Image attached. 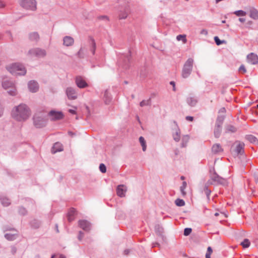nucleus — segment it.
<instances>
[{
	"label": "nucleus",
	"instance_id": "f257e3e1",
	"mask_svg": "<svg viewBox=\"0 0 258 258\" xmlns=\"http://www.w3.org/2000/svg\"><path fill=\"white\" fill-rule=\"evenodd\" d=\"M29 114V109L25 104H20L13 111L14 117L18 120H23L27 119Z\"/></svg>",
	"mask_w": 258,
	"mask_h": 258
},
{
	"label": "nucleus",
	"instance_id": "f03ea898",
	"mask_svg": "<svg viewBox=\"0 0 258 258\" xmlns=\"http://www.w3.org/2000/svg\"><path fill=\"white\" fill-rule=\"evenodd\" d=\"M8 70L14 75H24L26 73L25 68L21 64L13 63L7 67Z\"/></svg>",
	"mask_w": 258,
	"mask_h": 258
},
{
	"label": "nucleus",
	"instance_id": "7ed1b4c3",
	"mask_svg": "<svg viewBox=\"0 0 258 258\" xmlns=\"http://www.w3.org/2000/svg\"><path fill=\"white\" fill-rule=\"evenodd\" d=\"M194 60L189 58L185 62L182 72V76L184 78H187L190 74L193 66Z\"/></svg>",
	"mask_w": 258,
	"mask_h": 258
},
{
	"label": "nucleus",
	"instance_id": "20e7f679",
	"mask_svg": "<svg viewBox=\"0 0 258 258\" xmlns=\"http://www.w3.org/2000/svg\"><path fill=\"white\" fill-rule=\"evenodd\" d=\"M210 177L211 179L213 181H209L210 184H213L214 182H217V183L221 184L223 185H226L227 183V180L220 177L215 171L214 169L210 170Z\"/></svg>",
	"mask_w": 258,
	"mask_h": 258
},
{
	"label": "nucleus",
	"instance_id": "39448f33",
	"mask_svg": "<svg viewBox=\"0 0 258 258\" xmlns=\"http://www.w3.org/2000/svg\"><path fill=\"white\" fill-rule=\"evenodd\" d=\"M20 5L27 9L35 10L36 9V3L35 0H20Z\"/></svg>",
	"mask_w": 258,
	"mask_h": 258
},
{
	"label": "nucleus",
	"instance_id": "423d86ee",
	"mask_svg": "<svg viewBox=\"0 0 258 258\" xmlns=\"http://www.w3.org/2000/svg\"><path fill=\"white\" fill-rule=\"evenodd\" d=\"M3 87L4 89L8 90V92L11 95H16V90L13 83L9 81H5L3 82Z\"/></svg>",
	"mask_w": 258,
	"mask_h": 258
},
{
	"label": "nucleus",
	"instance_id": "0eeeda50",
	"mask_svg": "<svg viewBox=\"0 0 258 258\" xmlns=\"http://www.w3.org/2000/svg\"><path fill=\"white\" fill-rule=\"evenodd\" d=\"M48 117L51 120H57L62 119L64 115L61 111H56L54 110H51L48 114Z\"/></svg>",
	"mask_w": 258,
	"mask_h": 258
},
{
	"label": "nucleus",
	"instance_id": "6e6552de",
	"mask_svg": "<svg viewBox=\"0 0 258 258\" xmlns=\"http://www.w3.org/2000/svg\"><path fill=\"white\" fill-rule=\"evenodd\" d=\"M75 82L76 85L79 88H84L88 86V85L85 79L81 76H77L76 78Z\"/></svg>",
	"mask_w": 258,
	"mask_h": 258
},
{
	"label": "nucleus",
	"instance_id": "1a4fd4ad",
	"mask_svg": "<svg viewBox=\"0 0 258 258\" xmlns=\"http://www.w3.org/2000/svg\"><path fill=\"white\" fill-rule=\"evenodd\" d=\"M34 124L36 127H41L45 125V121L44 119L38 115L34 117Z\"/></svg>",
	"mask_w": 258,
	"mask_h": 258
},
{
	"label": "nucleus",
	"instance_id": "9d476101",
	"mask_svg": "<svg viewBox=\"0 0 258 258\" xmlns=\"http://www.w3.org/2000/svg\"><path fill=\"white\" fill-rule=\"evenodd\" d=\"M246 60L250 64H256L258 63V56L253 53H250L247 55Z\"/></svg>",
	"mask_w": 258,
	"mask_h": 258
},
{
	"label": "nucleus",
	"instance_id": "9b49d317",
	"mask_svg": "<svg viewBox=\"0 0 258 258\" xmlns=\"http://www.w3.org/2000/svg\"><path fill=\"white\" fill-rule=\"evenodd\" d=\"M29 53L38 57H43L46 55L44 50L39 48H34L29 51Z\"/></svg>",
	"mask_w": 258,
	"mask_h": 258
},
{
	"label": "nucleus",
	"instance_id": "f8f14e48",
	"mask_svg": "<svg viewBox=\"0 0 258 258\" xmlns=\"http://www.w3.org/2000/svg\"><path fill=\"white\" fill-rule=\"evenodd\" d=\"M126 190L127 188L125 185L123 184L119 185L116 189L117 195L120 197H124L125 196Z\"/></svg>",
	"mask_w": 258,
	"mask_h": 258
},
{
	"label": "nucleus",
	"instance_id": "ddd939ff",
	"mask_svg": "<svg viewBox=\"0 0 258 258\" xmlns=\"http://www.w3.org/2000/svg\"><path fill=\"white\" fill-rule=\"evenodd\" d=\"M66 93L70 99L74 100L77 98V93L75 90L71 87L67 89Z\"/></svg>",
	"mask_w": 258,
	"mask_h": 258
},
{
	"label": "nucleus",
	"instance_id": "4468645a",
	"mask_svg": "<svg viewBox=\"0 0 258 258\" xmlns=\"http://www.w3.org/2000/svg\"><path fill=\"white\" fill-rule=\"evenodd\" d=\"M79 226L84 230L88 231L90 229V224L86 220H80L79 221Z\"/></svg>",
	"mask_w": 258,
	"mask_h": 258
},
{
	"label": "nucleus",
	"instance_id": "2eb2a0df",
	"mask_svg": "<svg viewBox=\"0 0 258 258\" xmlns=\"http://www.w3.org/2000/svg\"><path fill=\"white\" fill-rule=\"evenodd\" d=\"M28 88L30 91L35 92L38 90V85L37 82L31 81L28 83Z\"/></svg>",
	"mask_w": 258,
	"mask_h": 258
},
{
	"label": "nucleus",
	"instance_id": "dca6fc26",
	"mask_svg": "<svg viewBox=\"0 0 258 258\" xmlns=\"http://www.w3.org/2000/svg\"><path fill=\"white\" fill-rule=\"evenodd\" d=\"M76 215V210L73 208H70L68 213V221L71 222L75 219V216Z\"/></svg>",
	"mask_w": 258,
	"mask_h": 258
},
{
	"label": "nucleus",
	"instance_id": "f3484780",
	"mask_svg": "<svg viewBox=\"0 0 258 258\" xmlns=\"http://www.w3.org/2000/svg\"><path fill=\"white\" fill-rule=\"evenodd\" d=\"M63 147L61 144L59 143H56L54 144L51 149V152L53 154L56 153L57 152H60L62 151Z\"/></svg>",
	"mask_w": 258,
	"mask_h": 258
},
{
	"label": "nucleus",
	"instance_id": "a211bd4d",
	"mask_svg": "<svg viewBox=\"0 0 258 258\" xmlns=\"http://www.w3.org/2000/svg\"><path fill=\"white\" fill-rule=\"evenodd\" d=\"M74 39L70 36H66L63 38V44L67 46H71L74 44Z\"/></svg>",
	"mask_w": 258,
	"mask_h": 258
},
{
	"label": "nucleus",
	"instance_id": "6ab92c4d",
	"mask_svg": "<svg viewBox=\"0 0 258 258\" xmlns=\"http://www.w3.org/2000/svg\"><path fill=\"white\" fill-rule=\"evenodd\" d=\"M212 151L214 153H218L223 151V149L219 144L214 145L212 148Z\"/></svg>",
	"mask_w": 258,
	"mask_h": 258
},
{
	"label": "nucleus",
	"instance_id": "aec40b11",
	"mask_svg": "<svg viewBox=\"0 0 258 258\" xmlns=\"http://www.w3.org/2000/svg\"><path fill=\"white\" fill-rule=\"evenodd\" d=\"M236 144V147L235 151L237 154H241L243 152L244 145L243 143L240 142H237Z\"/></svg>",
	"mask_w": 258,
	"mask_h": 258
},
{
	"label": "nucleus",
	"instance_id": "412c9836",
	"mask_svg": "<svg viewBox=\"0 0 258 258\" xmlns=\"http://www.w3.org/2000/svg\"><path fill=\"white\" fill-rule=\"evenodd\" d=\"M250 17L254 19H258V11L253 9L250 11Z\"/></svg>",
	"mask_w": 258,
	"mask_h": 258
},
{
	"label": "nucleus",
	"instance_id": "4be33fe9",
	"mask_svg": "<svg viewBox=\"0 0 258 258\" xmlns=\"http://www.w3.org/2000/svg\"><path fill=\"white\" fill-rule=\"evenodd\" d=\"M180 131L178 129H176L174 131V133L173 134V137L174 140L176 142H178L180 140Z\"/></svg>",
	"mask_w": 258,
	"mask_h": 258
},
{
	"label": "nucleus",
	"instance_id": "5701e85b",
	"mask_svg": "<svg viewBox=\"0 0 258 258\" xmlns=\"http://www.w3.org/2000/svg\"><path fill=\"white\" fill-rule=\"evenodd\" d=\"M90 44L91 47V51L92 52V54H94L95 53V49H96V43L94 39H91L90 40Z\"/></svg>",
	"mask_w": 258,
	"mask_h": 258
},
{
	"label": "nucleus",
	"instance_id": "b1692460",
	"mask_svg": "<svg viewBox=\"0 0 258 258\" xmlns=\"http://www.w3.org/2000/svg\"><path fill=\"white\" fill-rule=\"evenodd\" d=\"M1 200L2 204L4 206H8L10 204V202L9 200L5 197H2L1 199Z\"/></svg>",
	"mask_w": 258,
	"mask_h": 258
},
{
	"label": "nucleus",
	"instance_id": "393cba45",
	"mask_svg": "<svg viewBox=\"0 0 258 258\" xmlns=\"http://www.w3.org/2000/svg\"><path fill=\"white\" fill-rule=\"evenodd\" d=\"M250 244V242L248 239H244L243 241L241 242V245L244 248L248 247Z\"/></svg>",
	"mask_w": 258,
	"mask_h": 258
},
{
	"label": "nucleus",
	"instance_id": "a878e982",
	"mask_svg": "<svg viewBox=\"0 0 258 258\" xmlns=\"http://www.w3.org/2000/svg\"><path fill=\"white\" fill-rule=\"evenodd\" d=\"M139 141L142 146L143 151H145L146 150V144L144 138L143 137H140L139 138Z\"/></svg>",
	"mask_w": 258,
	"mask_h": 258
},
{
	"label": "nucleus",
	"instance_id": "bb28decb",
	"mask_svg": "<svg viewBox=\"0 0 258 258\" xmlns=\"http://www.w3.org/2000/svg\"><path fill=\"white\" fill-rule=\"evenodd\" d=\"M176 39L178 41L182 40L183 43H185L187 42V39L186 38V35H179L176 37Z\"/></svg>",
	"mask_w": 258,
	"mask_h": 258
},
{
	"label": "nucleus",
	"instance_id": "cd10ccee",
	"mask_svg": "<svg viewBox=\"0 0 258 258\" xmlns=\"http://www.w3.org/2000/svg\"><path fill=\"white\" fill-rule=\"evenodd\" d=\"M186 183L185 181H183L182 183V185L180 186V191L181 192V194L182 196L184 197L186 195V192L185 191L184 189L186 188Z\"/></svg>",
	"mask_w": 258,
	"mask_h": 258
},
{
	"label": "nucleus",
	"instance_id": "c85d7f7f",
	"mask_svg": "<svg viewBox=\"0 0 258 258\" xmlns=\"http://www.w3.org/2000/svg\"><path fill=\"white\" fill-rule=\"evenodd\" d=\"M189 137L188 136H185L182 137V147H184L186 145V143L189 140Z\"/></svg>",
	"mask_w": 258,
	"mask_h": 258
},
{
	"label": "nucleus",
	"instance_id": "c756f323",
	"mask_svg": "<svg viewBox=\"0 0 258 258\" xmlns=\"http://www.w3.org/2000/svg\"><path fill=\"white\" fill-rule=\"evenodd\" d=\"M175 203L176 206L181 207L185 205V202L183 200L177 199L175 200Z\"/></svg>",
	"mask_w": 258,
	"mask_h": 258
},
{
	"label": "nucleus",
	"instance_id": "7c9ffc66",
	"mask_svg": "<svg viewBox=\"0 0 258 258\" xmlns=\"http://www.w3.org/2000/svg\"><path fill=\"white\" fill-rule=\"evenodd\" d=\"M246 139L250 142L254 143L256 142V138L252 135H248L246 137Z\"/></svg>",
	"mask_w": 258,
	"mask_h": 258
},
{
	"label": "nucleus",
	"instance_id": "2f4dec72",
	"mask_svg": "<svg viewBox=\"0 0 258 258\" xmlns=\"http://www.w3.org/2000/svg\"><path fill=\"white\" fill-rule=\"evenodd\" d=\"M30 38L33 40H37L39 39V35L38 33L34 32L30 34Z\"/></svg>",
	"mask_w": 258,
	"mask_h": 258
},
{
	"label": "nucleus",
	"instance_id": "473e14b6",
	"mask_svg": "<svg viewBox=\"0 0 258 258\" xmlns=\"http://www.w3.org/2000/svg\"><path fill=\"white\" fill-rule=\"evenodd\" d=\"M234 14L237 16H245L246 14L245 12L242 10L235 11L234 12Z\"/></svg>",
	"mask_w": 258,
	"mask_h": 258
},
{
	"label": "nucleus",
	"instance_id": "72a5a7b5",
	"mask_svg": "<svg viewBox=\"0 0 258 258\" xmlns=\"http://www.w3.org/2000/svg\"><path fill=\"white\" fill-rule=\"evenodd\" d=\"M214 40H215L216 44L218 45H219L222 43H225V40H222V41L220 40L218 36H215L214 37Z\"/></svg>",
	"mask_w": 258,
	"mask_h": 258
},
{
	"label": "nucleus",
	"instance_id": "f704fd0d",
	"mask_svg": "<svg viewBox=\"0 0 258 258\" xmlns=\"http://www.w3.org/2000/svg\"><path fill=\"white\" fill-rule=\"evenodd\" d=\"M5 237L8 240H12L15 239L16 236L15 234H10L9 233H7L5 235Z\"/></svg>",
	"mask_w": 258,
	"mask_h": 258
},
{
	"label": "nucleus",
	"instance_id": "c9c22d12",
	"mask_svg": "<svg viewBox=\"0 0 258 258\" xmlns=\"http://www.w3.org/2000/svg\"><path fill=\"white\" fill-rule=\"evenodd\" d=\"M188 103L190 105L194 106L197 103V100L194 98H190L188 99Z\"/></svg>",
	"mask_w": 258,
	"mask_h": 258
},
{
	"label": "nucleus",
	"instance_id": "e433bc0d",
	"mask_svg": "<svg viewBox=\"0 0 258 258\" xmlns=\"http://www.w3.org/2000/svg\"><path fill=\"white\" fill-rule=\"evenodd\" d=\"M99 169H100V171L102 173H105L106 171V166H105V165L104 164H102V163L100 164Z\"/></svg>",
	"mask_w": 258,
	"mask_h": 258
},
{
	"label": "nucleus",
	"instance_id": "4c0bfd02",
	"mask_svg": "<svg viewBox=\"0 0 258 258\" xmlns=\"http://www.w3.org/2000/svg\"><path fill=\"white\" fill-rule=\"evenodd\" d=\"M239 72L243 74H244L246 72V68L243 64L240 66V67L239 68Z\"/></svg>",
	"mask_w": 258,
	"mask_h": 258
},
{
	"label": "nucleus",
	"instance_id": "58836bf2",
	"mask_svg": "<svg viewBox=\"0 0 258 258\" xmlns=\"http://www.w3.org/2000/svg\"><path fill=\"white\" fill-rule=\"evenodd\" d=\"M191 229L189 228H186L184 230V235L185 236H187L190 234L191 232Z\"/></svg>",
	"mask_w": 258,
	"mask_h": 258
},
{
	"label": "nucleus",
	"instance_id": "ea45409f",
	"mask_svg": "<svg viewBox=\"0 0 258 258\" xmlns=\"http://www.w3.org/2000/svg\"><path fill=\"white\" fill-rule=\"evenodd\" d=\"M226 130L227 132H235L236 131V128L233 126H228Z\"/></svg>",
	"mask_w": 258,
	"mask_h": 258
},
{
	"label": "nucleus",
	"instance_id": "a19ab883",
	"mask_svg": "<svg viewBox=\"0 0 258 258\" xmlns=\"http://www.w3.org/2000/svg\"><path fill=\"white\" fill-rule=\"evenodd\" d=\"M220 131L221 127L220 126H218L216 130L215 131V135L216 137H218L219 136Z\"/></svg>",
	"mask_w": 258,
	"mask_h": 258
},
{
	"label": "nucleus",
	"instance_id": "79ce46f5",
	"mask_svg": "<svg viewBox=\"0 0 258 258\" xmlns=\"http://www.w3.org/2000/svg\"><path fill=\"white\" fill-rule=\"evenodd\" d=\"M149 104L148 100H143L140 103V106L141 107L148 105Z\"/></svg>",
	"mask_w": 258,
	"mask_h": 258
},
{
	"label": "nucleus",
	"instance_id": "37998d69",
	"mask_svg": "<svg viewBox=\"0 0 258 258\" xmlns=\"http://www.w3.org/2000/svg\"><path fill=\"white\" fill-rule=\"evenodd\" d=\"M204 190H205V192L207 196L208 197H209L211 194V190L210 189H209L207 187H205Z\"/></svg>",
	"mask_w": 258,
	"mask_h": 258
},
{
	"label": "nucleus",
	"instance_id": "c03bdc74",
	"mask_svg": "<svg viewBox=\"0 0 258 258\" xmlns=\"http://www.w3.org/2000/svg\"><path fill=\"white\" fill-rule=\"evenodd\" d=\"M84 237V233L82 232H79V236H78V239L79 240H82L83 238Z\"/></svg>",
	"mask_w": 258,
	"mask_h": 258
},
{
	"label": "nucleus",
	"instance_id": "a18cd8bd",
	"mask_svg": "<svg viewBox=\"0 0 258 258\" xmlns=\"http://www.w3.org/2000/svg\"><path fill=\"white\" fill-rule=\"evenodd\" d=\"M185 118H186V120L189 121H192L194 120L193 117L190 116H187L185 117Z\"/></svg>",
	"mask_w": 258,
	"mask_h": 258
},
{
	"label": "nucleus",
	"instance_id": "49530a36",
	"mask_svg": "<svg viewBox=\"0 0 258 258\" xmlns=\"http://www.w3.org/2000/svg\"><path fill=\"white\" fill-rule=\"evenodd\" d=\"M212 252H213V251H212V248H211V247H210V246H209V247H208V249H207V253H209V254H212Z\"/></svg>",
	"mask_w": 258,
	"mask_h": 258
},
{
	"label": "nucleus",
	"instance_id": "de8ad7c7",
	"mask_svg": "<svg viewBox=\"0 0 258 258\" xmlns=\"http://www.w3.org/2000/svg\"><path fill=\"white\" fill-rule=\"evenodd\" d=\"M201 34H205V35H207L208 34V31L207 30H205V29H203L201 31Z\"/></svg>",
	"mask_w": 258,
	"mask_h": 258
},
{
	"label": "nucleus",
	"instance_id": "09e8293b",
	"mask_svg": "<svg viewBox=\"0 0 258 258\" xmlns=\"http://www.w3.org/2000/svg\"><path fill=\"white\" fill-rule=\"evenodd\" d=\"M69 111L71 113H72V114H76V111L73 109H70Z\"/></svg>",
	"mask_w": 258,
	"mask_h": 258
},
{
	"label": "nucleus",
	"instance_id": "8fccbe9b",
	"mask_svg": "<svg viewBox=\"0 0 258 258\" xmlns=\"http://www.w3.org/2000/svg\"><path fill=\"white\" fill-rule=\"evenodd\" d=\"M239 21L242 23L244 22L245 21V19L244 18H239Z\"/></svg>",
	"mask_w": 258,
	"mask_h": 258
},
{
	"label": "nucleus",
	"instance_id": "3c124183",
	"mask_svg": "<svg viewBox=\"0 0 258 258\" xmlns=\"http://www.w3.org/2000/svg\"><path fill=\"white\" fill-rule=\"evenodd\" d=\"M129 252H130V251H129V250H128V249H126V250H125L124 251V254H125V255L128 254Z\"/></svg>",
	"mask_w": 258,
	"mask_h": 258
},
{
	"label": "nucleus",
	"instance_id": "603ef678",
	"mask_svg": "<svg viewBox=\"0 0 258 258\" xmlns=\"http://www.w3.org/2000/svg\"><path fill=\"white\" fill-rule=\"evenodd\" d=\"M110 101V99L109 98L106 99V100H105V102L106 104H108Z\"/></svg>",
	"mask_w": 258,
	"mask_h": 258
},
{
	"label": "nucleus",
	"instance_id": "864d4df0",
	"mask_svg": "<svg viewBox=\"0 0 258 258\" xmlns=\"http://www.w3.org/2000/svg\"><path fill=\"white\" fill-rule=\"evenodd\" d=\"M210 255V254L207 253L206 254V258H211Z\"/></svg>",
	"mask_w": 258,
	"mask_h": 258
},
{
	"label": "nucleus",
	"instance_id": "5fc2aeb1",
	"mask_svg": "<svg viewBox=\"0 0 258 258\" xmlns=\"http://www.w3.org/2000/svg\"><path fill=\"white\" fill-rule=\"evenodd\" d=\"M4 6V5L3 3V2H0V8L3 7Z\"/></svg>",
	"mask_w": 258,
	"mask_h": 258
},
{
	"label": "nucleus",
	"instance_id": "6e6d98bb",
	"mask_svg": "<svg viewBox=\"0 0 258 258\" xmlns=\"http://www.w3.org/2000/svg\"><path fill=\"white\" fill-rule=\"evenodd\" d=\"M83 51V49L81 48L80 49V51H79V54H80Z\"/></svg>",
	"mask_w": 258,
	"mask_h": 258
},
{
	"label": "nucleus",
	"instance_id": "4d7b16f0",
	"mask_svg": "<svg viewBox=\"0 0 258 258\" xmlns=\"http://www.w3.org/2000/svg\"><path fill=\"white\" fill-rule=\"evenodd\" d=\"M59 258H66L65 256L63 255H60L59 256Z\"/></svg>",
	"mask_w": 258,
	"mask_h": 258
},
{
	"label": "nucleus",
	"instance_id": "13d9d810",
	"mask_svg": "<svg viewBox=\"0 0 258 258\" xmlns=\"http://www.w3.org/2000/svg\"><path fill=\"white\" fill-rule=\"evenodd\" d=\"M219 213H216L215 214V216H219Z\"/></svg>",
	"mask_w": 258,
	"mask_h": 258
},
{
	"label": "nucleus",
	"instance_id": "bf43d9fd",
	"mask_svg": "<svg viewBox=\"0 0 258 258\" xmlns=\"http://www.w3.org/2000/svg\"><path fill=\"white\" fill-rule=\"evenodd\" d=\"M184 179V176H181V179L183 180Z\"/></svg>",
	"mask_w": 258,
	"mask_h": 258
},
{
	"label": "nucleus",
	"instance_id": "052dcab7",
	"mask_svg": "<svg viewBox=\"0 0 258 258\" xmlns=\"http://www.w3.org/2000/svg\"><path fill=\"white\" fill-rule=\"evenodd\" d=\"M105 96H107V92H106L105 93Z\"/></svg>",
	"mask_w": 258,
	"mask_h": 258
},
{
	"label": "nucleus",
	"instance_id": "680f3d73",
	"mask_svg": "<svg viewBox=\"0 0 258 258\" xmlns=\"http://www.w3.org/2000/svg\"><path fill=\"white\" fill-rule=\"evenodd\" d=\"M103 18H107V17H106V16H103Z\"/></svg>",
	"mask_w": 258,
	"mask_h": 258
},
{
	"label": "nucleus",
	"instance_id": "e2e57ef3",
	"mask_svg": "<svg viewBox=\"0 0 258 258\" xmlns=\"http://www.w3.org/2000/svg\"><path fill=\"white\" fill-rule=\"evenodd\" d=\"M171 84L172 85H173V84H174V83H173V82H171Z\"/></svg>",
	"mask_w": 258,
	"mask_h": 258
},
{
	"label": "nucleus",
	"instance_id": "0e129e2a",
	"mask_svg": "<svg viewBox=\"0 0 258 258\" xmlns=\"http://www.w3.org/2000/svg\"><path fill=\"white\" fill-rule=\"evenodd\" d=\"M171 84L172 85H173V84H174V83H173V82H171Z\"/></svg>",
	"mask_w": 258,
	"mask_h": 258
},
{
	"label": "nucleus",
	"instance_id": "69168bd1",
	"mask_svg": "<svg viewBox=\"0 0 258 258\" xmlns=\"http://www.w3.org/2000/svg\"><path fill=\"white\" fill-rule=\"evenodd\" d=\"M256 107H257V108H258V105H257Z\"/></svg>",
	"mask_w": 258,
	"mask_h": 258
}]
</instances>
